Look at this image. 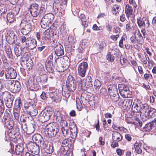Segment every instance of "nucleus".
<instances>
[{
    "mask_svg": "<svg viewBox=\"0 0 156 156\" xmlns=\"http://www.w3.org/2000/svg\"><path fill=\"white\" fill-rule=\"evenodd\" d=\"M112 138L113 140L119 142L122 140V136L118 132L113 131L112 134Z\"/></svg>",
    "mask_w": 156,
    "mask_h": 156,
    "instance_id": "33",
    "label": "nucleus"
},
{
    "mask_svg": "<svg viewBox=\"0 0 156 156\" xmlns=\"http://www.w3.org/2000/svg\"><path fill=\"white\" fill-rule=\"evenodd\" d=\"M35 124L33 120H31L30 123L28 125L26 133L30 134L33 133L35 130Z\"/></svg>",
    "mask_w": 156,
    "mask_h": 156,
    "instance_id": "30",
    "label": "nucleus"
},
{
    "mask_svg": "<svg viewBox=\"0 0 156 156\" xmlns=\"http://www.w3.org/2000/svg\"><path fill=\"white\" fill-rule=\"evenodd\" d=\"M30 13L33 17H37L41 12V9L39 5L37 4L33 3L31 5L29 8Z\"/></svg>",
    "mask_w": 156,
    "mask_h": 156,
    "instance_id": "13",
    "label": "nucleus"
},
{
    "mask_svg": "<svg viewBox=\"0 0 156 156\" xmlns=\"http://www.w3.org/2000/svg\"><path fill=\"white\" fill-rule=\"evenodd\" d=\"M137 20L138 25L140 27H144L145 29H147L149 27V21L146 17H143L142 19H138Z\"/></svg>",
    "mask_w": 156,
    "mask_h": 156,
    "instance_id": "21",
    "label": "nucleus"
},
{
    "mask_svg": "<svg viewBox=\"0 0 156 156\" xmlns=\"http://www.w3.org/2000/svg\"><path fill=\"white\" fill-rule=\"evenodd\" d=\"M87 69L88 65L87 62H82L80 63L77 67L79 75L82 77H84Z\"/></svg>",
    "mask_w": 156,
    "mask_h": 156,
    "instance_id": "14",
    "label": "nucleus"
},
{
    "mask_svg": "<svg viewBox=\"0 0 156 156\" xmlns=\"http://www.w3.org/2000/svg\"><path fill=\"white\" fill-rule=\"evenodd\" d=\"M127 60L126 59L123 58L122 59H120V62L121 64L122 65H124L125 63H126Z\"/></svg>",
    "mask_w": 156,
    "mask_h": 156,
    "instance_id": "64",
    "label": "nucleus"
},
{
    "mask_svg": "<svg viewBox=\"0 0 156 156\" xmlns=\"http://www.w3.org/2000/svg\"><path fill=\"white\" fill-rule=\"evenodd\" d=\"M55 118L56 121L59 122L62 126L61 129L63 135L65 136H66L69 133V129L67 123L65 119L64 116L61 112L57 111Z\"/></svg>",
    "mask_w": 156,
    "mask_h": 156,
    "instance_id": "1",
    "label": "nucleus"
},
{
    "mask_svg": "<svg viewBox=\"0 0 156 156\" xmlns=\"http://www.w3.org/2000/svg\"><path fill=\"white\" fill-rule=\"evenodd\" d=\"M75 80L71 76L69 75L66 80V86L69 90L73 91L76 89V85L75 84Z\"/></svg>",
    "mask_w": 156,
    "mask_h": 156,
    "instance_id": "16",
    "label": "nucleus"
},
{
    "mask_svg": "<svg viewBox=\"0 0 156 156\" xmlns=\"http://www.w3.org/2000/svg\"><path fill=\"white\" fill-rule=\"evenodd\" d=\"M133 101V99L131 98L126 99L120 101L119 104V105H122L123 108L125 109L131 107Z\"/></svg>",
    "mask_w": 156,
    "mask_h": 156,
    "instance_id": "22",
    "label": "nucleus"
},
{
    "mask_svg": "<svg viewBox=\"0 0 156 156\" xmlns=\"http://www.w3.org/2000/svg\"><path fill=\"white\" fill-rule=\"evenodd\" d=\"M119 37L118 34H117L115 35H112L111 36L110 38L112 40L116 41L117 40L118 38Z\"/></svg>",
    "mask_w": 156,
    "mask_h": 156,
    "instance_id": "61",
    "label": "nucleus"
},
{
    "mask_svg": "<svg viewBox=\"0 0 156 156\" xmlns=\"http://www.w3.org/2000/svg\"><path fill=\"white\" fill-rule=\"evenodd\" d=\"M0 56H1L3 63L5 65L8 64L7 59L3 51L2 50H0Z\"/></svg>",
    "mask_w": 156,
    "mask_h": 156,
    "instance_id": "46",
    "label": "nucleus"
},
{
    "mask_svg": "<svg viewBox=\"0 0 156 156\" xmlns=\"http://www.w3.org/2000/svg\"><path fill=\"white\" fill-rule=\"evenodd\" d=\"M15 152L17 155L21 154L23 150V147L20 145H17L15 148Z\"/></svg>",
    "mask_w": 156,
    "mask_h": 156,
    "instance_id": "40",
    "label": "nucleus"
},
{
    "mask_svg": "<svg viewBox=\"0 0 156 156\" xmlns=\"http://www.w3.org/2000/svg\"><path fill=\"white\" fill-rule=\"evenodd\" d=\"M7 83L9 84V87L12 92H18L21 89V86L18 81L14 80H8Z\"/></svg>",
    "mask_w": 156,
    "mask_h": 156,
    "instance_id": "10",
    "label": "nucleus"
},
{
    "mask_svg": "<svg viewBox=\"0 0 156 156\" xmlns=\"http://www.w3.org/2000/svg\"><path fill=\"white\" fill-rule=\"evenodd\" d=\"M20 27H22L30 31L31 30V24L29 21L24 20H23L20 23Z\"/></svg>",
    "mask_w": 156,
    "mask_h": 156,
    "instance_id": "32",
    "label": "nucleus"
},
{
    "mask_svg": "<svg viewBox=\"0 0 156 156\" xmlns=\"http://www.w3.org/2000/svg\"><path fill=\"white\" fill-rule=\"evenodd\" d=\"M46 69L49 73H52L53 70L52 68L53 62L51 61L48 60L45 64Z\"/></svg>",
    "mask_w": 156,
    "mask_h": 156,
    "instance_id": "35",
    "label": "nucleus"
},
{
    "mask_svg": "<svg viewBox=\"0 0 156 156\" xmlns=\"http://www.w3.org/2000/svg\"><path fill=\"white\" fill-rule=\"evenodd\" d=\"M7 11L6 6L5 5H0V17L5 14Z\"/></svg>",
    "mask_w": 156,
    "mask_h": 156,
    "instance_id": "45",
    "label": "nucleus"
},
{
    "mask_svg": "<svg viewBox=\"0 0 156 156\" xmlns=\"http://www.w3.org/2000/svg\"><path fill=\"white\" fill-rule=\"evenodd\" d=\"M76 107L79 110H80L82 107V105L81 102L79 98L76 99Z\"/></svg>",
    "mask_w": 156,
    "mask_h": 156,
    "instance_id": "54",
    "label": "nucleus"
},
{
    "mask_svg": "<svg viewBox=\"0 0 156 156\" xmlns=\"http://www.w3.org/2000/svg\"><path fill=\"white\" fill-rule=\"evenodd\" d=\"M69 129L71 133V137L72 138H75L77 134V127L75 126L73 128L70 127L69 128Z\"/></svg>",
    "mask_w": 156,
    "mask_h": 156,
    "instance_id": "37",
    "label": "nucleus"
},
{
    "mask_svg": "<svg viewBox=\"0 0 156 156\" xmlns=\"http://www.w3.org/2000/svg\"><path fill=\"white\" fill-rule=\"evenodd\" d=\"M71 91L69 90L68 89L64 90L62 93V95L65 98V99L68 98L70 96V92Z\"/></svg>",
    "mask_w": 156,
    "mask_h": 156,
    "instance_id": "50",
    "label": "nucleus"
},
{
    "mask_svg": "<svg viewBox=\"0 0 156 156\" xmlns=\"http://www.w3.org/2000/svg\"><path fill=\"white\" fill-rule=\"evenodd\" d=\"M80 20L81 21L82 23H83L86 21V17L84 15L82 14L80 17Z\"/></svg>",
    "mask_w": 156,
    "mask_h": 156,
    "instance_id": "63",
    "label": "nucleus"
},
{
    "mask_svg": "<svg viewBox=\"0 0 156 156\" xmlns=\"http://www.w3.org/2000/svg\"><path fill=\"white\" fill-rule=\"evenodd\" d=\"M27 48L25 46L24 47H21V53H22L21 56H22L23 58L24 57L25 58V56L27 55V54L28 50H27Z\"/></svg>",
    "mask_w": 156,
    "mask_h": 156,
    "instance_id": "49",
    "label": "nucleus"
},
{
    "mask_svg": "<svg viewBox=\"0 0 156 156\" xmlns=\"http://www.w3.org/2000/svg\"><path fill=\"white\" fill-rule=\"evenodd\" d=\"M124 39V38L123 37H122L119 42V46L122 48H123V40Z\"/></svg>",
    "mask_w": 156,
    "mask_h": 156,
    "instance_id": "62",
    "label": "nucleus"
},
{
    "mask_svg": "<svg viewBox=\"0 0 156 156\" xmlns=\"http://www.w3.org/2000/svg\"><path fill=\"white\" fill-rule=\"evenodd\" d=\"M72 145V143L71 139H65L64 140L62 143V146L63 147H68L69 148L71 147ZM64 150L65 148L63 147Z\"/></svg>",
    "mask_w": 156,
    "mask_h": 156,
    "instance_id": "34",
    "label": "nucleus"
},
{
    "mask_svg": "<svg viewBox=\"0 0 156 156\" xmlns=\"http://www.w3.org/2000/svg\"><path fill=\"white\" fill-rule=\"evenodd\" d=\"M112 9L113 11L115 12L114 13L115 15L119 11V6L117 5H114Z\"/></svg>",
    "mask_w": 156,
    "mask_h": 156,
    "instance_id": "56",
    "label": "nucleus"
},
{
    "mask_svg": "<svg viewBox=\"0 0 156 156\" xmlns=\"http://www.w3.org/2000/svg\"><path fill=\"white\" fill-rule=\"evenodd\" d=\"M133 12L132 7L130 6L129 5H126L125 7V12L127 16L131 15Z\"/></svg>",
    "mask_w": 156,
    "mask_h": 156,
    "instance_id": "41",
    "label": "nucleus"
},
{
    "mask_svg": "<svg viewBox=\"0 0 156 156\" xmlns=\"http://www.w3.org/2000/svg\"><path fill=\"white\" fill-rule=\"evenodd\" d=\"M41 148L45 149V152L48 154H51L53 151L52 144L51 143L46 144L45 142L41 146Z\"/></svg>",
    "mask_w": 156,
    "mask_h": 156,
    "instance_id": "27",
    "label": "nucleus"
},
{
    "mask_svg": "<svg viewBox=\"0 0 156 156\" xmlns=\"http://www.w3.org/2000/svg\"><path fill=\"white\" fill-rule=\"evenodd\" d=\"M27 87L30 90L33 91H36L39 89L37 80H35L34 78H32L29 80Z\"/></svg>",
    "mask_w": 156,
    "mask_h": 156,
    "instance_id": "20",
    "label": "nucleus"
},
{
    "mask_svg": "<svg viewBox=\"0 0 156 156\" xmlns=\"http://www.w3.org/2000/svg\"><path fill=\"white\" fill-rule=\"evenodd\" d=\"M54 18V15L51 13L45 14L42 18L41 24L43 29L49 28Z\"/></svg>",
    "mask_w": 156,
    "mask_h": 156,
    "instance_id": "4",
    "label": "nucleus"
},
{
    "mask_svg": "<svg viewBox=\"0 0 156 156\" xmlns=\"http://www.w3.org/2000/svg\"><path fill=\"white\" fill-rule=\"evenodd\" d=\"M92 83L91 77L90 76H88L85 79L80 80L79 83V85L81 87L83 86H85L87 87H89L92 86Z\"/></svg>",
    "mask_w": 156,
    "mask_h": 156,
    "instance_id": "19",
    "label": "nucleus"
},
{
    "mask_svg": "<svg viewBox=\"0 0 156 156\" xmlns=\"http://www.w3.org/2000/svg\"><path fill=\"white\" fill-rule=\"evenodd\" d=\"M108 93L112 100L115 102L118 101L119 99L117 86L115 85H109L108 87Z\"/></svg>",
    "mask_w": 156,
    "mask_h": 156,
    "instance_id": "5",
    "label": "nucleus"
},
{
    "mask_svg": "<svg viewBox=\"0 0 156 156\" xmlns=\"http://www.w3.org/2000/svg\"><path fill=\"white\" fill-rule=\"evenodd\" d=\"M120 94L123 98H128L131 97V92L129 89L126 91L122 92V93Z\"/></svg>",
    "mask_w": 156,
    "mask_h": 156,
    "instance_id": "42",
    "label": "nucleus"
},
{
    "mask_svg": "<svg viewBox=\"0 0 156 156\" xmlns=\"http://www.w3.org/2000/svg\"><path fill=\"white\" fill-rule=\"evenodd\" d=\"M5 49V52L7 54L8 58H12L13 56L11 48L9 46H6Z\"/></svg>",
    "mask_w": 156,
    "mask_h": 156,
    "instance_id": "43",
    "label": "nucleus"
},
{
    "mask_svg": "<svg viewBox=\"0 0 156 156\" xmlns=\"http://www.w3.org/2000/svg\"><path fill=\"white\" fill-rule=\"evenodd\" d=\"M54 50L55 54L58 56H62L64 54L63 48L60 44H58L55 47Z\"/></svg>",
    "mask_w": 156,
    "mask_h": 156,
    "instance_id": "25",
    "label": "nucleus"
},
{
    "mask_svg": "<svg viewBox=\"0 0 156 156\" xmlns=\"http://www.w3.org/2000/svg\"><path fill=\"white\" fill-rule=\"evenodd\" d=\"M152 127H153V126L152 123L150 122L146 124L143 129L144 130L146 131H149L151 130Z\"/></svg>",
    "mask_w": 156,
    "mask_h": 156,
    "instance_id": "48",
    "label": "nucleus"
},
{
    "mask_svg": "<svg viewBox=\"0 0 156 156\" xmlns=\"http://www.w3.org/2000/svg\"><path fill=\"white\" fill-rule=\"evenodd\" d=\"M8 132L9 136L12 139H15L18 137L19 132L18 128H12Z\"/></svg>",
    "mask_w": 156,
    "mask_h": 156,
    "instance_id": "26",
    "label": "nucleus"
},
{
    "mask_svg": "<svg viewBox=\"0 0 156 156\" xmlns=\"http://www.w3.org/2000/svg\"><path fill=\"white\" fill-rule=\"evenodd\" d=\"M49 95L52 101L56 103L59 102L61 99L60 95H58L57 91L49 92Z\"/></svg>",
    "mask_w": 156,
    "mask_h": 156,
    "instance_id": "28",
    "label": "nucleus"
},
{
    "mask_svg": "<svg viewBox=\"0 0 156 156\" xmlns=\"http://www.w3.org/2000/svg\"><path fill=\"white\" fill-rule=\"evenodd\" d=\"M53 8L55 13L59 16L64 14V9L63 5L60 3L59 0H55L53 4Z\"/></svg>",
    "mask_w": 156,
    "mask_h": 156,
    "instance_id": "8",
    "label": "nucleus"
},
{
    "mask_svg": "<svg viewBox=\"0 0 156 156\" xmlns=\"http://www.w3.org/2000/svg\"><path fill=\"white\" fill-rule=\"evenodd\" d=\"M32 139L34 143H38L40 147L44 144L45 142L44 140L43 139L41 135L39 134H36L32 136Z\"/></svg>",
    "mask_w": 156,
    "mask_h": 156,
    "instance_id": "23",
    "label": "nucleus"
},
{
    "mask_svg": "<svg viewBox=\"0 0 156 156\" xmlns=\"http://www.w3.org/2000/svg\"><path fill=\"white\" fill-rule=\"evenodd\" d=\"M101 83L98 80H95L94 83V86L96 90H99L101 87Z\"/></svg>",
    "mask_w": 156,
    "mask_h": 156,
    "instance_id": "53",
    "label": "nucleus"
},
{
    "mask_svg": "<svg viewBox=\"0 0 156 156\" xmlns=\"http://www.w3.org/2000/svg\"><path fill=\"white\" fill-rule=\"evenodd\" d=\"M5 37L7 42L11 45L14 44L17 40L15 33L12 31H7Z\"/></svg>",
    "mask_w": 156,
    "mask_h": 156,
    "instance_id": "12",
    "label": "nucleus"
},
{
    "mask_svg": "<svg viewBox=\"0 0 156 156\" xmlns=\"http://www.w3.org/2000/svg\"><path fill=\"white\" fill-rule=\"evenodd\" d=\"M21 32L23 35H27L31 31L28 30L27 29L20 27Z\"/></svg>",
    "mask_w": 156,
    "mask_h": 156,
    "instance_id": "55",
    "label": "nucleus"
},
{
    "mask_svg": "<svg viewBox=\"0 0 156 156\" xmlns=\"http://www.w3.org/2000/svg\"><path fill=\"white\" fill-rule=\"evenodd\" d=\"M3 97L4 98L6 106L8 108H11L14 99V96L11 95L10 92L5 91L3 94Z\"/></svg>",
    "mask_w": 156,
    "mask_h": 156,
    "instance_id": "11",
    "label": "nucleus"
},
{
    "mask_svg": "<svg viewBox=\"0 0 156 156\" xmlns=\"http://www.w3.org/2000/svg\"><path fill=\"white\" fill-rule=\"evenodd\" d=\"M21 126L23 131L26 133L28 128V126L26 124H22Z\"/></svg>",
    "mask_w": 156,
    "mask_h": 156,
    "instance_id": "59",
    "label": "nucleus"
},
{
    "mask_svg": "<svg viewBox=\"0 0 156 156\" xmlns=\"http://www.w3.org/2000/svg\"><path fill=\"white\" fill-rule=\"evenodd\" d=\"M30 109H27V113L31 116H35L38 113V108L34 105L29 107Z\"/></svg>",
    "mask_w": 156,
    "mask_h": 156,
    "instance_id": "29",
    "label": "nucleus"
},
{
    "mask_svg": "<svg viewBox=\"0 0 156 156\" xmlns=\"http://www.w3.org/2000/svg\"><path fill=\"white\" fill-rule=\"evenodd\" d=\"M144 113L145 116L148 119L154 118V120L152 122H154V125L156 126V110L149 107L147 104Z\"/></svg>",
    "mask_w": 156,
    "mask_h": 156,
    "instance_id": "6",
    "label": "nucleus"
},
{
    "mask_svg": "<svg viewBox=\"0 0 156 156\" xmlns=\"http://www.w3.org/2000/svg\"><path fill=\"white\" fill-rule=\"evenodd\" d=\"M92 28L94 30H101L102 29V27H98L96 24L94 25Z\"/></svg>",
    "mask_w": 156,
    "mask_h": 156,
    "instance_id": "58",
    "label": "nucleus"
},
{
    "mask_svg": "<svg viewBox=\"0 0 156 156\" xmlns=\"http://www.w3.org/2000/svg\"><path fill=\"white\" fill-rule=\"evenodd\" d=\"M120 29L119 27L114 28L113 29V33L115 34H119L120 33Z\"/></svg>",
    "mask_w": 156,
    "mask_h": 156,
    "instance_id": "60",
    "label": "nucleus"
},
{
    "mask_svg": "<svg viewBox=\"0 0 156 156\" xmlns=\"http://www.w3.org/2000/svg\"><path fill=\"white\" fill-rule=\"evenodd\" d=\"M39 79V82L41 84H45L47 81V76L45 74H43L40 76Z\"/></svg>",
    "mask_w": 156,
    "mask_h": 156,
    "instance_id": "47",
    "label": "nucleus"
},
{
    "mask_svg": "<svg viewBox=\"0 0 156 156\" xmlns=\"http://www.w3.org/2000/svg\"><path fill=\"white\" fill-rule=\"evenodd\" d=\"M17 75L16 71L11 67H9L5 69V76L6 78L14 79Z\"/></svg>",
    "mask_w": 156,
    "mask_h": 156,
    "instance_id": "17",
    "label": "nucleus"
},
{
    "mask_svg": "<svg viewBox=\"0 0 156 156\" xmlns=\"http://www.w3.org/2000/svg\"><path fill=\"white\" fill-rule=\"evenodd\" d=\"M39 145V144L37 145L35 143L31 142L27 145V148L32 153L37 155L39 154L40 152Z\"/></svg>",
    "mask_w": 156,
    "mask_h": 156,
    "instance_id": "18",
    "label": "nucleus"
},
{
    "mask_svg": "<svg viewBox=\"0 0 156 156\" xmlns=\"http://www.w3.org/2000/svg\"><path fill=\"white\" fill-rule=\"evenodd\" d=\"M48 29L46 30L43 33V36L42 37L45 40H49L51 37V34L52 31H51V29L47 28Z\"/></svg>",
    "mask_w": 156,
    "mask_h": 156,
    "instance_id": "36",
    "label": "nucleus"
},
{
    "mask_svg": "<svg viewBox=\"0 0 156 156\" xmlns=\"http://www.w3.org/2000/svg\"><path fill=\"white\" fill-rule=\"evenodd\" d=\"M146 105L147 104H142L139 103H136L134 101L132 105L133 112L137 113V115L139 116L140 115V113H144Z\"/></svg>",
    "mask_w": 156,
    "mask_h": 156,
    "instance_id": "9",
    "label": "nucleus"
},
{
    "mask_svg": "<svg viewBox=\"0 0 156 156\" xmlns=\"http://www.w3.org/2000/svg\"><path fill=\"white\" fill-rule=\"evenodd\" d=\"M118 88L120 94L122 92L126 91L129 89L128 86L124 84H119Z\"/></svg>",
    "mask_w": 156,
    "mask_h": 156,
    "instance_id": "39",
    "label": "nucleus"
},
{
    "mask_svg": "<svg viewBox=\"0 0 156 156\" xmlns=\"http://www.w3.org/2000/svg\"><path fill=\"white\" fill-rule=\"evenodd\" d=\"M15 106L17 110H20L23 106V103L20 98H19L15 101Z\"/></svg>",
    "mask_w": 156,
    "mask_h": 156,
    "instance_id": "38",
    "label": "nucleus"
},
{
    "mask_svg": "<svg viewBox=\"0 0 156 156\" xmlns=\"http://www.w3.org/2000/svg\"><path fill=\"white\" fill-rule=\"evenodd\" d=\"M134 35L136 38V41L140 44L143 43V39L140 32L138 30L135 31Z\"/></svg>",
    "mask_w": 156,
    "mask_h": 156,
    "instance_id": "31",
    "label": "nucleus"
},
{
    "mask_svg": "<svg viewBox=\"0 0 156 156\" xmlns=\"http://www.w3.org/2000/svg\"><path fill=\"white\" fill-rule=\"evenodd\" d=\"M63 59H62L58 58L55 60V66L56 67V70L59 72H62L64 71V64L63 66H62V64L60 63L61 62H63Z\"/></svg>",
    "mask_w": 156,
    "mask_h": 156,
    "instance_id": "24",
    "label": "nucleus"
},
{
    "mask_svg": "<svg viewBox=\"0 0 156 156\" xmlns=\"http://www.w3.org/2000/svg\"><path fill=\"white\" fill-rule=\"evenodd\" d=\"M106 44L105 42L103 41H101L99 45V48L101 50H102L106 47Z\"/></svg>",
    "mask_w": 156,
    "mask_h": 156,
    "instance_id": "57",
    "label": "nucleus"
},
{
    "mask_svg": "<svg viewBox=\"0 0 156 156\" xmlns=\"http://www.w3.org/2000/svg\"><path fill=\"white\" fill-rule=\"evenodd\" d=\"M7 21L9 23L13 22L15 19L13 14L12 13H8L7 15Z\"/></svg>",
    "mask_w": 156,
    "mask_h": 156,
    "instance_id": "44",
    "label": "nucleus"
},
{
    "mask_svg": "<svg viewBox=\"0 0 156 156\" xmlns=\"http://www.w3.org/2000/svg\"><path fill=\"white\" fill-rule=\"evenodd\" d=\"M51 112L48 110L42 111L38 116L39 120L41 122H44L48 121L50 119Z\"/></svg>",
    "mask_w": 156,
    "mask_h": 156,
    "instance_id": "15",
    "label": "nucleus"
},
{
    "mask_svg": "<svg viewBox=\"0 0 156 156\" xmlns=\"http://www.w3.org/2000/svg\"><path fill=\"white\" fill-rule=\"evenodd\" d=\"M10 111L6 109L3 118H0V122L4 124L8 129H12L14 125V121L10 116Z\"/></svg>",
    "mask_w": 156,
    "mask_h": 156,
    "instance_id": "2",
    "label": "nucleus"
},
{
    "mask_svg": "<svg viewBox=\"0 0 156 156\" xmlns=\"http://www.w3.org/2000/svg\"><path fill=\"white\" fill-rule=\"evenodd\" d=\"M21 47L19 48L18 47H15L14 48V51L16 55L17 56H20L22 55L21 53Z\"/></svg>",
    "mask_w": 156,
    "mask_h": 156,
    "instance_id": "52",
    "label": "nucleus"
},
{
    "mask_svg": "<svg viewBox=\"0 0 156 156\" xmlns=\"http://www.w3.org/2000/svg\"><path fill=\"white\" fill-rule=\"evenodd\" d=\"M19 38L22 44L30 49L32 50L37 46V42L36 40L32 37L26 38L25 36H22Z\"/></svg>",
    "mask_w": 156,
    "mask_h": 156,
    "instance_id": "3",
    "label": "nucleus"
},
{
    "mask_svg": "<svg viewBox=\"0 0 156 156\" xmlns=\"http://www.w3.org/2000/svg\"><path fill=\"white\" fill-rule=\"evenodd\" d=\"M58 126L56 123H50L47 125L45 130L51 137L55 136L58 132Z\"/></svg>",
    "mask_w": 156,
    "mask_h": 156,
    "instance_id": "7",
    "label": "nucleus"
},
{
    "mask_svg": "<svg viewBox=\"0 0 156 156\" xmlns=\"http://www.w3.org/2000/svg\"><path fill=\"white\" fill-rule=\"evenodd\" d=\"M106 58L108 60L111 62H113L115 58V56L112 54H111L110 52L108 53Z\"/></svg>",
    "mask_w": 156,
    "mask_h": 156,
    "instance_id": "51",
    "label": "nucleus"
}]
</instances>
